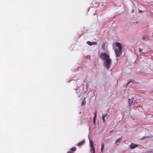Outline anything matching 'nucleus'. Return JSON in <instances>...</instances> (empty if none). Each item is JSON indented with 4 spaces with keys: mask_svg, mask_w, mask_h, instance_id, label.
<instances>
[{
    "mask_svg": "<svg viewBox=\"0 0 153 153\" xmlns=\"http://www.w3.org/2000/svg\"><path fill=\"white\" fill-rule=\"evenodd\" d=\"M87 43L89 45H92L97 44V42H91L90 41H88L87 42Z\"/></svg>",
    "mask_w": 153,
    "mask_h": 153,
    "instance_id": "obj_6",
    "label": "nucleus"
},
{
    "mask_svg": "<svg viewBox=\"0 0 153 153\" xmlns=\"http://www.w3.org/2000/svg\"><path fill=\"white\" fill-rule=\"evenodd\" d=\"M105 46V44H102V47H104Z\"/></svg>",
    "mask_w": 153,
    "mask_h": 153,
    "instance_id": "obj_19",
    "label": "nucleus"
},
{
    "mask_svg": "<svg viewBox=\"0 0 153 153\" xmlns=\"http://www.w3.org/2000/svg\"><path fill=\"white\" fill-rule=\"evenodd\" d=\"M133 99H128V104H129V106H131V105H132V104L133 102Z\"/></svg>",
    "mask_w": 153,
    "mask_h": 153,
    "instance_id": "obj_9",
    "label": "nucleus"
},
{
    "mask_svg": "<svg viewBox=\"0 0 153 153\" xmlns=\"http://www.w3.org/2000/svg\"><path fill=\"white\" fill-rule=\"evenodd\" d=\"M138 145L137 144H134L132 143L131 144L130 146V148L131 149H133L137 147Z\"/></svg>",
    "mask_w": 153,
    "mask_h": 153,
    "instance_id": "obj_4",
    "label": "nucleus"
},
{
    "mask_svg": "<svg viewBox=\"0 0 153 153\" xmlns=\"http://www.w3.org/2000/svg\"><path fill=\"white\" fill-rule=\"evenodd\" d=\"M112 131H113V130H112V131H110V133H111V132H112Z\"/></svg>",
    "mask_w": 153,
    "mask_h": 153,
    "instance_id": "obj_27",
    "label": "nucleus"
},
{
    "mask_svg": "<svg viewBox=\"0 0 153 153\" xmlns=\"http://www.w3.org/2000/svg\"><path fill=\"white\" fill-rule=\"evenodd\" d=\"M97 111L95 112L94 113V117L93 120H96V116H97Z\"/></svg>",
    "mask_w": 153,
    "mask_h": 153,
    "instance_id": "obj_11",
    "label": "nucleus"
},
{
    "mask_svg": "<svg viewBox=\"0 0 153 153\" xmlns=\"http://www.w3.org/2000/svg\"><path fill=\"white\" fill-rule=\"evenodd\" d=\"M85 142V140H83L81 142H79L77 143V146H80L81 145H83Z\"/></svg>",
    "mask_w": 153,
    "mask_h": 153,
    "instance_id": "obj_8",
    "label": "nucleus"
},
{
    "mask_svg": "<svg viewBox=\"0 0 153 153\" xmlns=\"http://www.w3.org/2000/svg\"><path fill=\"white\" fill-rule=\"evenodd\" d=\"M93 141H92L91 140H90V146L91 148H92V150L93 151H94V149H95L94 148V147L93 145Z\"/></svg>",
    "mask_w": 153,
    "mask_h": 153,
    "instance_id": "obj_7",
    "label": "nucleus"
},
{
    "mask_svg": "<svg viewBox=\"0 0 153 153\" xmlns=\"http://www.w3.org/2000/svg\"><path fill=\"white\" fill-rule=\"evenodd\" d=\"M116 45L118 48V50L122 51V47L121 43L119 42H117L116 43Z\"/></svg>",
    "mask_w": 153,
    "mask_h": 153,
    "instance_id": "obj_3",
    "label": "nucleus"
},
{
    "mask_svg": "<svg viewBox=\"0 0 153 153\" xmlns=\"http://www.w3.org/2000/svg\"><path fill=\"white\" fill-rule=\"evenodd\" d=\"M76 150V148L75 147H73L70 149V150L72 151H74Z\"/></svg>",
    "mask_w": 153,
    "mask_h": 153,
    "instance_id": "obj_13",
    "label": "nucleus"
},
{
    "mask_svg": "<svg viewBox=\"0 0 153 153\" xmlns=\"http://www.w3.org/2000/svg\"><path fill=\"white\" fill-rule=\"evenodd\" d=\"M102 119L103 120V121L104 122H105V118L104 117H102Z\"/></svg>",
    "mask_w": 153,
    "mask_h": 153,
    "instance_id": "obj_17",
    "label": "nucleus"
},
{
    "mask_svg": "<svg viewBox=\"0 0 153 153\" xmlns=\"http://www.w3.org/2000/svg\"><path fill=\"white\" fill-rule=\"evenodd\" d=\"M152 38H153V33H152Z\"/></svg>",
    "mask_w": 153,
    "mask_h": 153,
    "instance_id": "obj_26",
    "label": "nucleus"
},
{
    "mask_svg": "<svg viewBox=\"0 0 153 153\" xmlns=\"http://www.w3.org/2000/svg\"><path fill=\"white\" fill-rule=\"evenodd\" d=\"M108 116V114H107L106 113L104 114H103L102 115V117H105Z\"/></svg>",
    "mask_w": 153,
    "mask_h": 153,
    "instance_id": "obj_15",
    "label": "nucleus"
},
{
    "mask_svg": "<svg viewBox=\"0 0 153 153\" xmlns=\"http://www.w3.org/2000/svg\"><path fill=\"white\" fill-rule=\"evenodd\" d=\"M149 37L147 35L143 36L142 39L144 41H147L149 39Z\"/></svg>",
    "mask_w": 153,
    "mask_h": 153,
    "instance_id": "obj_5",
    "label": "nucleus"
},
{
    "mask_svg": "<svg viewBox=\"0 0 153 153\" xmlns=\"http://www.w3.org/2000/svg\"><path fill=\"white\" fill-rule=\"evenodd\" d=\"M148 137H145V136H144V137H143L140 140H143L147 138Z\"/></svg>",
    "mask_w": 153,
    "mask_h": 153,
    "instance_id": "obj_16",
    "label": "nucleus"
},
{
    "mask_svg": "<svg viewBox=\"0 0 153 153\" xmlns=\"http://www.w3.org/2000/svg\"><path fill=\"white\" fill-rule=\"evenodd\" d=\"M131 82V81H130L129 82H128L127 83V85H128L129 83H130V82Z\"/></svg>",
    "mask_w": 153,
    "mask_h": 153,
    "instance_id": "obj_22",
    "label": "nucleus"
},
{
    "mask_svg": "<svg viewBox=\"0 0 153 153\" xmlns=\"http://www.w3.org/2000/svg\"><path fill=\"white\" fill-rule=\"evenodd\" d=\"M95 149H94V151H93V153H95Z\"/></svg>",
    "mask_w": 153,
    "mask_h": 153,
    "instance_id": "obj_24",
    "label": "nucleus"
},
{
    "mask_svg": "<svg viewBox=\"0 0 153 153\" xmlns=\"http://www.w3.org/2000/svg\"><path fill=\"white\" fill-rule=\"evenodd\" d=\"M95 121H96V120H93V122H94V124H95Z\"/></svg>",
    "mask_w": 153,
    "mask_h": 153,
    "instance_id": "obj_23",
    "label": "nucleus"
},
{
    "mask_svg": "<svg viewBox=\"0 0 153 153\" xmlns=\"http://www.w3.org/2000/svg\"><path fill=\"white\" fill-rule=\"evenodd\" d=\"M85 98H84L81 102V105H84L86 104Z\"/></svg>",
    "mask_w": 153,
    "mask_h": 153,
    "instance_id": "obj_10",
    "label": "nucleus"
},
{
    "mask_svg": "<svg viewBox=\"0 0 153 153\" xmlns=\"http://www.w3.org/2000/svg\"><path fill=\"white\" fill-rule=\"evenodd\" d=\"M139 50L140 52H141L142 50V49H141L140 48H139Z\"/></svg>",
    "mask_w": 153,
    "mask_h": 153,
    "instance_id": "obj_20",
    "label": "nucleus"
},
{
    "mask_svg": "<svg viewBox=\"0 0 153 153\" xmlns=\"http://www.w3.org/2000/svg\"><path fill=\"white\" fill-rule=\"evenodd\" d=\"M114 51L117 57H119L122 54V51H120L116 48L114 49Z\"/></svg>",
    "mask_w": 153,
    "mask_h": 153,
    "instance_id": "obj_2",
    "label": "nucleus"
},
{
    "mask_svg": "<svg viewBox=\"0 0 153 153\" xmlns=\"http://www.w3.org/2000/svg\"><path fill=\"white\" fill-rule=\"evenodd\" d=\"M100 58L104 61L103 64L105 67L107 69H109L112 62L110 56L107 53H103L100 54Z\"/></svg>",
    "mask_w": 153,
    "mask_h": 153,
    "instance_id": "obj_1",
    "label": "nucleus"
},
{
    "mask_svg": "<svg viewBox=\"0 0 153 153\" xmlns=\"http://www.w3.org/2000/svg\"><path fill=\"white\" fill-rule=\"evenodd\" d=\"M120 140H121V138H119V139H117V140H116V141L115 142V143H118L119 142Z\"/></svg>",
    "mask_w": 153,
    "mask_h": 153,
    "instance_id": "obj_14",
    "label": "nucleus"
},
{
    "mask_svg": "<svg viewBox=\"0 0 153 153\" xmlns=\"http://www.w3.org/2000/svg\"><path fill=\"white\" fill-rule=\"evenodd\" d=\"M151 153H153V149H152L151 150L150 152Z\"/></svg>",
    "mask_w": 153,
    "mask_h": 153,
    "instance_id": "obj_21",
    "label": "nucleus"
},
{
    "mask_svg": "<svg viewBox=\"0 0 153 153\" xmlns=\"http://www.w3.org/2000/svg\"><path fill=\"white\" fill-rule=\"evenodd\" d=\"M71 151H69L67 152L68 153H74L73 152H72Z\"/></svg>",
    "mask_w": 153,
    "mask_h": 153,
    "instance_id": "obj_18",
    "label": "nucleus"
},
{
    "mask_svg": "<svg viewBox=\"0 0 153 153\" xmlns=\"http://www.w3.org/2000/svg\"><path fill=\"white\" fill-rule=\"evenodd\" d=\"M139 11L140 12H142V11H141V10H139Z\"/></svg>",
    "mask_w": 153,
    "mask_h": 153,
    "instance_id": "obj_25",
    "label": "nucleus"
},
{
    "mask_svg": "<svg viewBox=\"0 0 153 153\" xmlns=\"http://www.w3.org/2000/svg\"><path fill=\"white\" fill-rule=\"evenodd\" d=\"M104 145L103 143H102L101 145V151L102 152H103V149L104 148Z\"/></svg>",
    "mask_w": 153,
    "mask_h": 153,
    "instance_id": "obj_12",
    "label": "nucleus"
}]
</instances>
